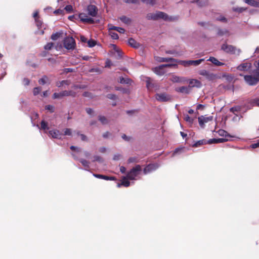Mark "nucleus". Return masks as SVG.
Listing matches in <instances>:
<instances>
[{
	"instance_id": "f03ea898",
	"label": "nucleus",
	"mask_w": 259,
	"mask_h": 259,
	"mask_svg": "<svg viewBox=\"0 0 259 259\" xmlns=\"http://www.w3.org/2000/svg\"><path fill=\"white\" fill-rule=\"evenodd\" d=\"M142 170V167L140 165H136L128 171L126 178L131 180H134Z\"/></svg>"
},
{
	"instance_id": "f8f14e48",
	"label": "nucleus",
	"mask_w": 259,
	"mask_h": 259,
	"mask_svg": "<svg viewBox=\"0 0 259 259\" xmlns=\"http://www.w3.org/2000/svg\"><path fill=\"white\" fill-rule=\"evenodd\" d=\"M87 10L88 12V14L92 17H96L98 14V8L95 5H89L87 8Z\"/></svg>"
},
{
	"instance_id": "de8ad7c7",
	"label": "nucleus",
	"mask_w": 259,
	"mask_h": 259,
	"mask_svg": "<svg viewBox=\"0 0 259 259\" xmlns=\"http://www.w3.org/2000/svg\"><path fill=\"white\" fill-rule=\"evenodd\" d=\"M218 133L221 136H225L226 137L228 136V133L223 130H219Z\"/></svg>"
},
{
	"instance_id": "6e6552de",
	"label": "nucleus",
	"mask_w": 259,
	"mask_h": 259,
	"mask_svg": "<svg viewBox=\"0 0 259 259\" xmlns=\"http://www.w3.org/2000/svg\"><path fill=\"white\" fill-rule=\"evenodd\" d=\"M155 98L158 101L161 102H168L171 100L170 96L166 93L156 94Z\"/></svg>"
},
{
	"instance_id": "bf43d9fd",
	"label": "nucleus",
	"mask_w": 259,
	"mask_h": 259,
	"mask_svg": "<svg viewBox=\"0 0 259 259\" xmlns=\"http://www.w3.org/2000/svg\"><path fill=\"white\" fill-rule=\"evenodd\" d=\"M245 10H246V9H244L243 8H234L233 9V10L234 11L238 12L239 13H242V12H243Z\"/></svg>"
},
{
	"instance_id": "c85d7f7f",
	"label": "nucleus",
	"mask_w": 259,
	"mask_h": 259,
	"mask_svg": "<svg viewBox=\"0 0 259 259\" xmlns=\"http://www.w3.org/2000/svg\"><path fill=\"white\" fill-rule=\"evenodd\" d=\"M71 82L70 80H62L61 81H58L56 83V85L58 87H61V86H63L64 84H65L66 85H69L70 84Z\"/></svg>"
},
{
	"instance_id": "c9c22d12",
	"label": "nucleus",
	"mask_w": 259,
	"mask_h": 259,
	"mask_svg": "<svg viewBox=\"0 0 259 259\" xmlns=\"http://www.w3.org/2000/svg\"><path fill=\"white\" fill-rule=\"evenodd\" d=\"M54 46V44L53 42H48L47 45L44 46V49L45 50H51Z\"/></svg>"
},
{
	"instance_id": "dca6fc26",
	"label": "nucleus",
	"mask_w": 259,
	"mask_h": 259,
	"mask_svg": "<svg viewBox=\"0 0 259 259\" xmlns=\"http://www.w3.org/2000/svg\"><path fill=\"white\" fill-rule=\"evenodd\" d=\"M172 82H183L186 80L184 77H179L175 75H172L170 78Z\"/></svg>"
},
{
	"instance_id": "4be33fe9",
	"label": "nucleus",
	"mask_w": 259,
	"mask_h": 259,
	"mask_svg": "<svg viewBox=\"0 0 259 259\" xmlns=\"http://www.w3.org/2000/svg\"><path fill=\"white\" fill-rule=\"evenodd\" d=\"M192 3H197L200 7H205L208 5V0H193Z\"/></svg>"
},
{
	"instance_id": "cd10ccee",
	"label": "nucleus",
	"mask_w": 259,
	"mask_h": 259,
	"mask_svg": "<svg viewBox=\"0 0 259 259\" xmlns=\"http://www.w3.org/2000/svg\"><path fill=\"white\" fill-rule=\"evenodd\" d=\"M120 20L126 24H130L132 22V19L125 16L120 17Z\"/></svg>"
},
{
	"instance_id": "338daca9",
	"label": "nucleus",
	"mask_w": 259,
	"mask_h": 259,
	"mask_svg": "<svg viewBox=\"0 0 259 259\" xmlns=\"http://www.w3.org/2000/svg\"><path fill=\"white\" fill-rule=\"evenodd\" d=\"M254 74L255 75L256 77L259 78V67H257L253 71Z\"/></svg>"
},
{
	"instance_id": "a878e982",
	"label": "nucleus",
	"mask_w": 259,
	"mask_h": 259,
	"mask_svg": "<svg viewBox=\"0 0 259 259\" xmlns=\"http://www.w3.org/2000/svg\"><path fill=\"white\" fill-rule=\"evenodd\" d=\"M113 49L117 53V59H121L122 57V52L118 48H117V47H116V45H113Z\"/></svg>"
},
{
	"instance_id": "3c124183",
	"label": "nucleus",
	"mask_w": 259,
	"mask_h": 259,
	"mask_svg": "<svg viewBox=\"0 0 259 259\" xmlns=\"http://www.w3.org/2000/svg\"><path fill=\"white\" fill-rule=\"evenodd\" d=\"M35 21L36 24V25L38 27H41L42 25V21L40 20V18H36L35 19Z\"/></svg>"
},
{
	"instance_id": "0e129e2a",
	"label": "nucleus",
	"mask_w": 259,
	"mask_h": 259,
	"mask_svg": "<svg viewBox=\"0 0 259 259\" xmlns=\"http://www.w3.org/2000/svg\"><path fill=\"white\" fill-rule=\"evenodd\" d=\"M23 84L25 85H29V83H30V80L28 78H24L23 79Z\"/></svg>"
},
{
	"instance_id": "a18cd8bd",
	"label": "nucleus",
	"mask_w": 259,
	"mask_h": 259,
	"mask_svg": "<svg viewBox=\"0 0 259 259\" xmlns=\"http://www.w3.org/2000/svg\"><path fill=\"white\" fill-rule=\"evenodd\" d=\"M45 109L46 110L50 111L51 113H53L55 111L54 106L53 105H48L46 106Z\"/></svg>"
},
{
	"instance_id": "b1692460",
	"label": "nucleus",
	"mask_w": 259,
	"mask_h": 259,
	"mask_svg": "<svg viewBox=\"0 0 259 259\" xmlns=\"http://www.w3.org/2000/svg\"><path fill=\"white\" fill-rule=\"evenodd\" d=\"M128 45L134 48H138L140 47V44L137 42L134 39L132 38H130L128 40Z\"/></svg>"
},
{
	"instance_id": "0eeeda50",
	"label": "nucleus",
	"mask_w": 259,
	"mask_h": 259,
	"mask_svg": "<svg viewBox=\"0 0 259 259\" xmlns=\"http://www.w3.org/2000/svg\"><path fill=\"white\" fill-rule=\"evenodd\" d=\"M244 79L246 82L249 85H256L259 82V78L252 75H244Z\"/></svg>"
},
{
	"instance_id": "e433bc0d",
	"label": "nucleus",
	"mask_w": 259,
	"mask_h": 259,
	"mask_svg": "<svg viewBox=\"0 0 259 259\" xmlns=\"http://www.w3.org/2000/svg\"><path fill=\"white\" fill-rule=\"evenodd\" d=\"M99 120L101 121V122L103 124H106L108 123V120L107 118L104 116H99Z\"/></svg>"
},
{
	"instance_id": "8fccbe9b",
	"label": "nucleus",
	"mask_w": 259,
	"mask_h": 259,
	"mask_svg": "<svg viewBox=\"0 0 259 259\" xmlns=\"http://www.w3.org/2000/svg\"><path fill=\"white\" fill-rule=\"evenodd\" d=\"M82 95L83 97H89V98H93V94L89 92H84L83 93Z\"/></svg>"
},
{
	"instance_id": "9b49d317",
	"label": "nucleus",
	"mask_w": 259,
	"mask_h": 259,
	"mask_svg": "<svg viewBox=\"0 0 259 259\" xmlns=\"http://www.w3.org/2000/svg\"><path fill=\"white\" fill-rule=\"evenodd\" d=\"M78 17L80 21L83 23L88 24H94L95 23L94 19L93 18H89L86 14L80 13L79 14Z\"/></svg>"
},
{
	"instance_id": "a211bd4d",
	"label": "nucleus",
	"mask_w": 259,
	"mask_h": 259,
	"mask_svg": "<svg viewBox=\"0 0 259 259\" xmlns=\"http://www.w3.org/2000/svg\"><path fill=\"white\" fill-rule=\"evenodd\" d=\"M251 67V64L248 63H244L239 65L237 67V69L240 71L247 70Z\"/></svg>"
},
{
	"instance_id": "79ce46f5",
	"label": "nucleus",
	"mask_w": 259,
	"mask_h": 259,
	"mask_svg": "<svg viewBox=\"0 0 259 259\" xmlns=\"http://www.w3.org/2000/svg\"><path fill=\"white\" fill-rule=\"evenodd\" d=\"M87 42L88 46L90 48L93 47L96 45V41L92 39L88 40Z\"/></svg>"
},
{
	"instance_id": "ea45409f",
	"label": "nucleus",
	"mask_w": 259,
	"mask_h": 259,
	"mask_svg": "<svg viewBox=\"0 0 259 259\" xmlns=\"http://www.w3.org/2000/svg\"><path fill=\"white\" fill-rule=\"evenodd\" d=\"M48 80V77L46 75H44L42 76L41 78H40L38 80V82L40 84H45L47 82V80Z\"/></svg>"
},
{
	"instance_id": "bb28decb",
	"label": "nucleus",
	"mask_w": 259,
	"mask_h": 259,
	"mask_svg": "<svg viewBox=\"0 0 259 259\" xmlns=\"http://www.w3.org/2000/svg\"><path fill=\"white\" fill-rule=\"evenodd\" d=\"M244 2L250 6L259 7V3L254 0H244Z\"/></svg>"
},
{
	"instance_id": "6e6d98bb",
	"label": "nucleus",
	"mask_w": 259,
	"mask_h": 259,
	"mask_svg": "<svg viewBox=\"0 0 259 259\" xmlns=\"http://www.w3.org/2000/svg\"><path fill=\"white\" fill-rule=\"evenodd\" d=\"M77 134L78 135H79L80 136L81 140L82 141H88V138L87 137V136L85 135L79 134V132H78Z\"/></svg>"
},
{
	"instance_id": "aec40b11",
	"label": "nucleus",
	"mask_w": 259,
	"mask_h": 259,
	"mask_svg": "<svg viewBox=\"0 0 259 259\" xmlns=\"http://www.w3.org/2000/svg\"><path fill=\"white\" fill-rule=\"evenodd\" d=\"M160 62H169L178 63V61L172 58L160 57L158 60Z\"/></svg>"
},
{
	"instance_id": "c756f323",
	"label": "nucleus",
	"mask_w": 259,
	"mask_h": 259,
	"mask_svg": "<svg viewBox=\"0 0 259 259\" xmlns=\"http://www.w3.org/2000/svg\"><path fill=\"white\" fill-rule=\"evenodd\" d=\"M132 80L129 78H124L123 77H120L119 78V82L120 83L122 84H129L131 83Z\"/></svg>"
},
{
	"instance_id": "7ed1b4c3",
	"label": "nucleus",
	"mask_w": 259,
	"mask_h": 259,
	"mask_svg": "<svg viewBox=\"0 0 259 259\" xmlns=\"http://www.w3.org/2000/svg\"><path fill=\"white\" fill-rule=\"evenodd\" d=\"M199 74L205 76L206 78L209 81H213L219 78L217 74L210 72L205 69L200 70L199 71Z\"/></svg>"
},
{
	"instance_id": "412c9836",
	"label": "nucleus",
	"mask_w": 259,
	"mask_h": 259,
	"mask_svg": "<svg viewBox=\"0 0 259 259\" xmlns=\"http://www.w3.org/2000/svg\"><path fill=\"white\" fill-rule=\"evenodd\" d=\"M228 141L226 138H219V139H210L209 140V143L212 144L224 143Z\"/></svg>"
},
{
	"instance_id": "39448f33",
	"label": "nucleus",
	"mask_w": 259,
	"mask_h": 259,
	"mask_svg": "<svg viewBox=\"0 0 259 259\" xmlns=\"http://www.w3.org/2000/svg\"><path fill=\"white\" fill-rule=\"evenodd\" d=\"M64 47L67 50H73L75 47V40L72 37H67L64 39Z\"/></svg>"
},
{
	"instance_id": "603ef678",
	"label": "nucleus",
	"mask_w": 259,
	"mask_h": 259,
	"mask_svg": "<svg viewBox=\"0 0 259 259\" xmlns=\"http://www.w3.org/2000/svg\"><path fill=\"white\" fill-rule=\"evenodd\" d=\"M60 36V34L58 33H53L51 35V39L53 40H57Z\"/></svg>"
},
{
	"instance_id": "f257e3e1",
	"label": "nucleus",
	"mask_w": 259,
	"mask_h": 259,
	"mask_svg": "<svg viewBox=\"0 0 259 259\" xmlns=\"http://www.w3.org/2000/svg\"><path fill=\"white\" fill-rule=\"evenodd\" d=\"M147 19L153 20H157L159 19H162L165 21H174L175 19L172 18V17H169L167 14L165 13L164 12L161 11H157L155 13H150L147 14L146 16Z\"/></svg>"
},
{
	"instance_id": "393cba45",
	"label": "nucleus",
	"mask_w": 259,
	"mask_h": 259,
	"mask_svg": "<svg viewBox=\"0 0 259 259\" xmlns=\"http://www.w3.org/2000/svg\"><path fill=\"white\" fill-rule=\"evenodd\" d=\"M49 134L54 138H60L61 135L60 131L57 130L50 131Z\"/></svg>"
},
{
	"instance_id": "13d9d810",
	"label": "nucleus",
	"mask_w": 259,
	"mask_h": 259,
	"mask_svg": "<svg viewBox=\"0 0 259 259\" xmlns=\"http://www.w3.org/2000/svg\"><path fill=\"white\" fill-rule=\"evenodd\" d=\"M217 20L223 22H227V19L224 16H220L219 17L217 18Z\"/></svg>"
},
{
	"instance_id": "5701e85b",
	"label": "nucleus",
	"mask_w": 259,
	"mask_h": 259,
	"mask_svg": "<svg viewBox=\"0 0 259 259\" xmlns=\"http://www.w3.org/2000/svg\"><path fill=\"white\" fill-rule=\"evenodd\" d=\"M205 144H211L209 142V140H207L206 139H202L201 140H199L197 141L193 145V147H197L199 146L202 145H205Z\"/></svg>"
},
{
	"instance_id": "9d476101",
	"label": "nucleus",
	"mask_w": 259,
	"mask_h": 259,
	"mask_svg": "<svg viewBox=\"0 0 259 259\" xmlns=\"http://www.w3.org/2000/svg\"><path fill=\"white\" fill-rule=\"evenodd\" d=\"M198 120L200 126L203 128L204 127L205 123H207L209 121H211L213 120V116H206L202 115L198 117Z\"/></svg>"
},
{
	"instance_id": "a19ab883",
	"label": "nucleus",
	"mask_w": 259,
	"mask_h": 259,
	"mask_svg": "<svg viewBox=\"0 0 259 259\" xmlns=\"http://www.w3.org/2000/svg\"><path fill=\"white\" fill-rule=\"evenodd\" d=\"M112 30H110L109 29V34L110 35L111 37H112V38L113 39H117L118 38V35L117 34V33L114 32H113L111 31Z\"/></svg>"
},
{
	"instance_id": "1a4fd4ad",
	"label": "nucleus",
	"mask_w": 259,
	"mask_h": 259,
	"mask_svg": "<svg viewBox=\"0 0 259 259\" xmlns=\"http://www.w3.org/2000/svg\"><path fill=\"white\" fill-rule=\"evenodd\" d=\"M221 49L227 53L234 54L237 50L236 48L232 45L224 44L221 47Z\"/></svg>"
},
{
	"instance_id": "7c9ffc66",
	"label": "nucleus",
	"mask_w": 259,
	"mask_h": 259,
	"mask_svg": "<svg viewBox=\"0 0 259 259\" xmlns=\"http://www.w3.org/2000/svg\"><path fill=\"white\" fill-rule=\"evenodd\" d=\"M121 185L127 187L130 185V182L126 180V178L124 177V179L122 181L121 183L120 184L118 183L117 184V187H120Z\"/></svg>"
},
{
	"instance_id": "6ab92c4d",
	"label": "nucleus",
	"mask_w": 259,
	"mask_h": 259,
	"mask_svg": "<svg viewBox=\"0 0 259 259\" xmlns=\"http://www.w3.org/2000/svg\"><path fill=\"white\" fill-rule=\"evenodd\" d=\"M208 61H210L212 63L217 66H221L225 65V63L220 62L217 58L213 57H209Z\"/></svg>"
},
{
	"instance_id": "09e8293b",
	"label": "nucleus",
	"mask_w": 259,
	"mask_h": 259,
	"mask_svg": "<svg viewBox=\"0 0 259 259\" xmlns=\"http://www.w3.org/2000/svg\"><path fill=\"white\" fill-rule=\"evenodd\" d=\"M128 163H134V162H138V160L137 157H130L128 158Z\"/></svg>"
},
{
	"instance_id": "680f3d73",
	"label": "nucleus",
	"mask_w": 259,
	"mask_h": 259,
	"mask_svg": "<svg viewBox=\"0 0 259 259\" xmlns=\"http://www.w3.org/2000/svg\"><path fill=\"white\" fill-rule=\"evenodd\" d=\"M121 137L125 141H130L132 139L131 137H127L125 134H123Z\"/></svg>"
},
{
	"instance_id": "58836bf2",
	"label": "nucleus",
	"mask_w": 259,
	"mask_h": 259,
	"mask_svg": "<svg viewBox=\"0 0 259 259\" xmlns=\"http://www.w3.org/2000/svg\"><path fill=\"white\" fill-rule=\"evenodd\" d=\"M152 169V165H148L143 170V172L144 174H147V173L150 172Z\"/></svg>"
},
{
	"instance_id": "e2e57ef3",
	"label": "nucleus",
	"mask_w": 259,
	"mask_h": 259,
	"mask_svg": "<svg viewBox=\"0 0 259 259\" xmlns=\"http://www.w3.org/2000/svg\"><path fill=\"white\" fill-rule=\"evenodd\" d=\"M185 120L186 121H188L190 123H192L193 122V119H192L189 115H187L185 118H184Z\"/></svg>"
},
{
	"instance_id": "49530a36",
	"label": "nucleus",
	"mask_w": 259,
	"mask_h": 259,
	"mask_svg": "<svg viewBox=\"0 0 259 259\" xmlns=\"http://www.w3.org/2000/svg\"><path fill=\"white\" fill-rule=\"evenodd\" d=\"M41 89L40 87H36L33 89V93L34 96L38 95L41 91Z\"/></svg>"
},
{
	"instance_id": "72a5a7b5",
	"label": "nucleus",
	"mask_w": 259,
	"mask_h": 259,
	"mask_svg": "<svg viewBox=\"0 0 259 259\" xmlns=\"http://www.w3.org/2000/svg\"><path fill=\"white\" fill-rule=\"evenodd\" d=\"M80 162L82 164V165L85 168V169L89 168V164L90 162L84 159H79Z\"/></svg>"
},
{
	"instance_id": "774afa93",
	"label": "nucleus",
	"mask_w": 259,
	"mask_h": 259,
	"mask_svg": "<svg viewBox=\"0 0 259 259\" xmlns=\"http://www.w3.org/2000/svg\"><path fill=\"white\" fill-rule=\"evenodd\" d=\"M252 102L256 104L257 106H259V98H255L253 100Z\"/></svg>"
},
{
	"instance_id": "4d7b16f0",
	"label": "nucleus",
	"mask_w": 259,
	"mask_h": 259,
	"mask_svg": "<svg viewBox=\"0 0 259 259\" xmlns=\"http://www.w3.org/2000/svg\"><path fill=\"white\" fill-rule=\"evenodd\" d=\"M107 97L108 99H111V100H115L116 99V96L114 94H109L107 95Z\"/></svg>"
},
{
	"instance_id": "ddd939ff",
	"label": "nucleus",
	"mask_w": 259,
	"mask_h": 259,
	"mask_svg": "<svg viewBox=\"0 0 259 259\" xmlns=\"http://www.w3.org/2000/svg\"><path fill=\"white\" fill-rule=\"evenodd\" d=\"M189 85L191 89L194 87H196L197 88H200L202 86L201 82L196 79H191L189 81Z\"/></svg>"
},
{
	"instance_id": "f3484780",
	"label": "nucleus",
	"mask_w": 259,
	"mask_h": 259,
	"mask_svg": "<svg viewBox=\"0 0 259 259\" xmlns=\"http://www.w3.org/2000/svg\"><path fill=\"white\" fill-rule=\"evenodd\" d=\"M94 177L97 178L102 179L105 180H115L116 178L114 177H109L105 175H100V174H94Z\"/></svg>"
},
{
	"instance_id": "37998d69",
	"label": "nucleus",
	"mask_w": 259,
	"mask_h": 259,
	"mask_svg": "<svg viewBox=\"0 0 259 259\" xmlns=\"http://www.w3.org/2000/svg\"><path fill=\"white\" fill-rule=\"evenodd\" d=\"M103 158L98 155H95L93 157V162L98 161L99 162H103Z\"/></svg>"
},
{
	"instance_id": "423d86ee",
	"label": "nucleus",
	"mask_w": 259,
	"mask_h": 259,
	"mask_svg": "<svg viewBox=\"0 0 259 259\" xmlns=\"http://www.w3.org/2000/svg\"><path fill=\"white\" fill-rule=\"evenodd\" d=\"M204 61V59H200L197 60H188V61H178V63L184 66L187 67L190 65L197 66Z\"/></svg>"
},
{
	"instance_id": "473e14b6",
	"label": "nucleus",
	"mask_w": 259,
	"mask_h": 259,
	"mask_svg": "<svg viewBox=\"0 0 259 259\" xmlns=\"http://www.w3.org/2000/svg\"><path fill=\"white\" fill-rule=\"evenodd\" d=\"M110 30H115L119 32L120 33H124L125 32V30L119 27H116V26H112L111 27L109 28Z\"/></svg>"
},
{
	"instance_id": "864d4df0",
	"label": "nucleus",
	"mask_w": 259,
	"mask_h": 259,
	"mask_svg": "<svg viewBox=\"0 0 259 259\" xmlns=\"http://www.w3.org/2000/svg\"><path fill=\"white\" fill-rule=\"evenodd\" d=\"M72 134V131L70 128H65L64 132V135L70 136Z\"/></svg>"
},
{
	"instance_id": "20e7f679",
	"label": "nucleus",
	"mask_w": 259,
	"mask_h": 259,
	"mask_svg": "<svg viewBox=\"0 0 259 259\" xmlns=\"http://www.w3.org/2000/svg\"><path fill=\"white\" fill-rule=\"evenodd\" d=\"M76 93L72 91H64L60 93H55L53 95V99H59L65 96H71L75 97Z\"/></svg>"
},
{
	"instance_id": "c03bdc74",
	"label": "nucleus",
	"mask_w": 259,
	"mask_h": 259,
	"mask_svg": "<svg viewBox=\"0 0 259 259\" xmlns=\"http://www.w3.org/2000/svg\"><path fill=\"white\" fill-rule=\"evenodd\" d=\"M123 2L127 4H139V0H123Z\"/></svg>"
},
{
	"instance_id": "5fc2aeb1",
	"label": "nucleus",
	"mask_w": 259,
	"mask_h": 259,
	"mask_svg": "<svg viewBox=\"0 0 259 259\" xmlns=\"http://www.w3.org/2000/svg\"><path fill=\"white\" fill-rule=\"evenodd\" d=\"M54 13L56 15H63L64 13V10L61 9H57L54 12Z\"/></svg>"
},
{
	"instance_id": "2eb2a0df",
	"label": "nucleus",
	"mask_w": 259,
	"mask_h": 259,
	"mask_svg": "<svg viewBox=\"0 0 259 259\" xmlns=\"http://www.w3.org/2000/svg\"><path fill=\"white\" fill-rule=\"evenodd\" d=\"M191 89L189 87H181L179 88H178L176 89V91L178 92L186 94H189L191 92Z\"/></svg>"
},
{
	"instance_id": "4468645a",
	"label": "nucleus",
	"mask_w": 259,
	"mask_h": 259,
	"mask_svg": "<svg viewBox=\"0 0 259 259\" xmlns=\"http://www.w3.org/2000/svg\"><path fill=\"white\" fill-rule=\"evenodd\" d=\"M153 71L154 72V73L158 75H163L166 72V71L164 70V68L162 65L154 68L153 69Z\"/></svg>"
},
{
	"instance_id": "69168bd1",
	"label": "nucleus",
	"mask_w": 259,
	"mask_h": 259,
	"mask_svg": "<svg viewBox=\"0 0 259 259\" xmlns=\"http://www.w3.org/2000/svg\"><path fill=\"white\" fill-rule=\"evenodd\" d=\"M250 146L252 149H255L259 147V141L256 143L252 144Z\"/></svg>"
},
{
	"instance_id": "2f4dec72",
	"label": "nucleus",
	"mask_w": 259,
	"mask_h": 259,
	"mask_svg": "<svg viewBox=\"0 0 259 259\" xmlns=\"http://www.w3.org/2000/svg\"><path fill=\"white\" fill-rule=\"evenodd\" d=\"M146 79V87L148 89L153 87V84L152 83V79L149 77H147Z\"/></svg>"
},
{
	"instance_id": "052dcab7",
	"label": "nucleus",
	"mask_w": 259,
	"mask_h": 259,
	"mask_svg": "<svg viewBox=\"0 0 259 259\" xmlns=\"http://www.w3.org/2000/svg\"><path fill=\"white\" fill-rule=\"evenodd\" d=\"M65 10L68 12H70L73 10L72 6L71 5H67L65 7Z\"/></svg>"
},
{
	"instance_id": "f704fd0d",
	"label": "nucleus",
	"mask_w": 259,
	"mask_h": 259,
	"mask_svg": "<svg viewBox=\"0 0 259 259\" xmlns=\"http://www.w3.org/2000/svg\"><path fill=\"white\" fill-rule=\"evenodd\" d=\"M229 33V31L228 30H227V29H219L218 31V35H220V36H223L225 34H228Z\"/></svg>"
},
{
	"instance_id": "4c0bfd02",
	"label": "nucleus",
	"mask_w": 259,
	"mask_h": 259,
	"mask_svg": "<svg viewBox=\"0 0 259 259\" xmlns=\"http://www.w3.org/2000/svg\"><path fill=\"white\" fill-rule=\"evenodd\" d=\"M40 125H41V129H42L44 130L49 129L48 123L44 120L41 121V122L40 123Z\"/></svg>"
}]
</instances>
